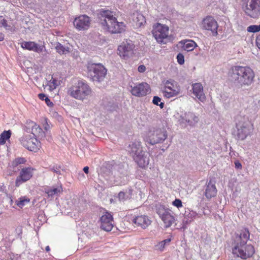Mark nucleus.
Here are the masks:
<instances>
[{
	"label": "nucleus",
	"instance_id": "nucleus-1",
	"mask_svg": "<svg viewBox=\"0 0 260 260\" xmlns=\"http://www.w3.org/2000/svg\"><path fill=\"white\" fill-rule=\"evenodd\" d=\"M228 76L231 81L238 86L248 87L253 83L255 73L248 66H235L230 69Z\"/></svg>",
	"mask_w": 260,
	"mask_h": 260
},
{
	"label": "nucleus",
	"instance_id": "nucleus-2",
	"mask_svg": "<svg viewBox=\"0 0 260 260\" xmlns=\"http://www.w3.org/2000/svg\"><path fill=\"white\" fill-rule=\"evenodd\" d=\"M99 15L100 18H104L102 24L109 32L112 34H118L121 33L124 30V23L118 22L111 11L102 9L100 11Z\"/></svg>",
	"mask_w": 260,
	"mask_h": 260
},
{
	"label": "nucleus",
	"instance_id": "nucleus-3",
	"mask_svg": "<svg viewBox=\"0 0 260 260\" xmlns=\"http://www.w3.org/2000/svg\"><path fill=\"white\" fill-rule=\"evenodd\" d=\"M91 92L92 91L89 86L81 81H78L72 85L67 90L68 95L81 101H83L91 95Z\"/></svg>",
	"mask_w": 260,
	"mask_h": 260
},
{
	"label": "nucleus",
	"instance_id": "nucleus-4",
	"mask_svg": "<svg viewBox=\"0 0 260 260\" xmlns=\"http://www.w3.org/2000/svg\"><path fill=\"white\" fill-rule=\"evenodd\" d=\"M237 129V137L239 139L244 140L252 130V125L247 117L238 115L235 118Z\"/></svg>",
	"mask_w": 260,
	"mask_h": 260
},
{
	"label": "nucleus",
	"instance_id": "nucleus-5",
	"mask_svg": "<svg viewBox=\"0 0 260 260\" xmlns=\"http://www.w3.org/2000/svg\"><path fill=\"white\" fill-rule=\"evenodd\" d=\"M161 85V91L165 98L170 99L177 96L181 93L180 85L172 79L163 81Z\"/></svg>",
	"mask_w": 260,
	"mask_h": 260
},
{
	"label": "nucleus",
	"instance_id": "nucleus-6",
	"mask_svg": "<svg viewBox=\"0 0 260 260\" xmlns=\"http://www.w3.org/2000/svg\"><path fill=\"white\" fill-rule=\"evenodd\" d=\"M88 75L93 81L101 82L105 78L107 70L102 63H88L87 66Z\"/></svg>",
	"mask_w": 260,
	"mask_h": 260
},
{
	"label": "nucleus",
	"instance_id": "nucleus-7",
	"mask_svg": "<svg viewBox=\"0 0 260 260\" xmlns=\"http://www.w3.org/2000/svg\"><path fill=\"white\" fill-rule=\"evenodd\" d=\"M242 9L246 15L256 18L260 16V0H241Z\"/></svg>",
	"mask_w": 260,
	"mask_h": 260
},
{
	"label": "nucleus",
	"instance_id": "nucleus-8",
	"mask_svg": "<svg viewBox=\"0 0 260 260\" xmlns=\"http://www.w3.org/2000/svg\"><path fill=\"white\" fill-rule=\"evenodd\" d=\"M167 137V132L163 128H150L147 133L145 140L151 145L160 143Z\"/></svg>",
	"mask_w": 260,
	"mask_h": 260
},
{
	"label": "nucleus",
	"instance_id": "nucleus-9",
	"mask_svg": "<svg viewBox=\"0 0 260 260\" xmlns=\"http://www.w3.org/2000/svg\"><path fill=\"white\" fill-rule=\"evenodd\" d=\"M233 254L237 257L246 259L252 256L255 252L254 246L251 244H242L232 247Z\"/></svg>",
	"mask_w": 260,
	"mask_h": 260
},
{
	"label": "nucleus",
	"instance_id": "nucleus-10",
	"mask_svg": "<svg viewBox=\"0 0 260 260\" xmlns=\"http://www.w3.org/2000/svg\"><path fill=\"white\" fill-rule=\"evenodd\" d=\"M19 141L24 147L30 151L37 152L41 147V142L30 135L23 136Z\"/></svg>",
	"mask_w": 260,
	"mask_h": 260
},
{
	"label": "nucleus",
	"instance_id": "nucleus-11",
	"mask_svg": "<svg viewBox=\"0 0 260 260\" xmlns=\"http://www.w3.org/2000/svg\"><path fill=\"white\" fill-rule=\"evenodd\" d=\"M156 212L164 223L165 227H170L175 222V217L171 211L164 206L160 205L156 208Z\"/></svg>",
	"mask_w": 260,
	"mask_h": 260
},
{
	"label": "nucleus",
	"instance_id": "nucleus-12",
	"mask_svg": "<svg viewBox=\"0 0 260 260\" xmlns=\"http://www.w3.org/2000/svg\"><path fill=\"white\" fill-rule=\"evenodd\" d=\"M250 239V232L247 228H243L236 232L232 239V247L247 244Z\"/></svg>",
	"mask_w": 260,
	"mask_h": 260
},
{
	"label": "nucleus",
	"instance_id": "nucleus-13",
	"mask_svg": "<svg viewBox=\"0 0 260 260\" xmlns=\"http://www.w3.org/2000/svg\"><path fill=\"white\" fill-rule=\"evenodd\" d=\"M135 45L127 42H123L117 48V54L121 59L127 60L134 54Z\"/></svg>",
	"mask_w": 260,
	"mask_h": 260
},
{
	"label": "nucleus",
	"instance_id": "nucleus-14",
	"mask_svg": "<svg viewBox=\"0 0 260 260\" xmlns=\"http://www.w3.org/2000/svg\"><path fill=\"white\" fill-rule=\"evenodd\" d=\"M169 27L166 25L157 23L153 26L152 34L158 43H162L169 35Z\"/></svg>",
	"mask_w": 260,
	"mask_h": 260
},
{
	"label": "nucleus",
	"instance_id": "nucleus-15",
	"mask_svg": "<svg viewBox=\"0 0 260 260\" xmlns=\"http://www.w3.org/2000/svg\"><path fill=\"white\" fill-rule=\"evenodd\" d=\"M201 27L203 29L211 31L213 36L218 35L217 29L218 25L214 18L210 16H207L202 21Z\"/></svg>",
	"mask_w": 260,
	"mask_h": 260
},
{
	"label": "nucleus",
	"instance_id": "nucleus-16",
	"mask_svg": "<svg viewBox=\"0 0 260 260\" xmlns=\"http://www.w3.org/2000/svg\"><path fill=\"white\" fill-rule=\"evenodd\" d=\"M73 24L77 30H85L89 28L91 20L90 17L86 15H80L75 18Z\"/></svg>",
	"mask_w": 260,
	"mask_h": 260
},
{
	"label": "nucleus",
	"instance_id": "nucleus-17",
	"mask_svg": "<svg viewBox=\"0 0 260 260\" xmlns=\"http://www.w3.org/2000/svg\"><path fill=\"white\" fill-rule=\"evenodd\" d=\"M34 169L31 167H26L22 169L19 176L15 181V186L19 187L21 184L29 180L33 175Z\"/></svg>",
	"mask_w": 260,
	"mask_h": 260
},
{
	"label": "nucleus",
	"instance_id": "nucleus-18",
	"mask_svg": "<svg viewBox=\"0 0 260 260\" xmlns=\"http://www.w3.org/2000/svg\"><path fill=\"white\" fill-rule=\"evenodd\" d=\"M113 223V215L109 212H105L100 218V227L106 232H110L112 230Z\"/></svg>",
	"mask_w": 260,
	"mask_h": 260
},
{
	"label": "nucleus",
	"instance_id": "nucleus-19",
	"mask_svg": "<svg viewBox=\"0 0 260 260\" xmlns=\"http://www.w3.org/2000/svg\"><path fill=\"white\" fill-rule=\"evenodd\" d=\"M150 92L149 85L146 83H142L133 87L131 90L133 95L140 97L147 95Z\"/></svg>",
	"mask_w": 260,
	"mask_h": 260
},
{
	"label": "nucleus",
	"instance_id": "nucleus-20",
	"mask_svg": "<svg viewBox=\"0 0 260 260\" xmlns=\"http://www.w3.org/2000/svg\"><path fill=\"white\" fill-rule=\"evenodd\" d=\"M132 221L137 226L144 229L147 228L151 223V220L147 216L142 215L135 217Z\"/></svg>",
	"mask_w": 260,
	"mask_h": 260
},
{
	"label": "nucleus",
	"instance_id": "nucleus-21",
	"mask_svg": "<svg viewBox=\"0 0 260 260\" xmlns=\"http://www.w3.org/2000/svg\"><path fill=\"white\" fill-rule=\"evenodd\" d=\"M134 159L139 167L142 169L146 168L149 163V156L144 151L134 156Z\"/></svg>",
	"mask_w": 260,
	"mask_h": 260
},
{
	"label": "nucleus",
	"instance_id": "nucleus-22",
	"mask_svg": "<svg viewBox=\"0 0 260 260\" xmlns=\"http://www.w3.org/2000/svg\"><path fill=\"white\" fill-rule=\"evenodd\" d=\"M217 190L214 181L210 180L206 185L205 196L208 199L216 197Z\"/></svg>",
	"mask_w": 260,
	"mask_h": 260
},
{
	"label": "nucleus",
	"instance_id": "nucleus-23",
	"mask_svg": "<svg viewBox=\"0 0 260 260\" xmlns=\"http://www.w3.org/2000/svg\"><path fill=\"white\" fill-rule=\"evenodd\" d=\"M21 46L24 49L36 52H42L43 47V46H40L32 41H24L21 43Z\"/></svg>",
	"mask_w": 260,
	"mask_h": 260
},
{
	"label": "nucleus",
	"instance_id": "nucleus-24",
	"mask_svg": "<svg viewBox=\"0 0 260 260\" xmlns=\"http://www.w3.org/2000/svg\"><path fill=\"white\" fill-rule=\"evenodd\" d=\"M193 93L202 102L206 100L205 95L203 92V87L201 83H196L193 84L192 85Z\"/></svg>",
	"mask_w": 260,
	"mask_h": 260
},
{
	"label": "nucleus",
	"instance_id": "nucleus-25",
	"mask_svg": "<svg viewBox=\"0 0 260 260\" xmlns=\"http://www.w3.org/2000/svg\"><path fill=\"white\" fill-rule=\"evenodd\" d=\"M26 124V131L28 133L30 132L33 135L32 137H36L37 136H39V134L42 132L40 126L32 121H27Z\"/></svg>",
	"mask_w": 260,
	"mask_h": 260
},
{
	"label": "nucleus",
	"instance_id": "nucleus-26",
	"mask_svg": "<svg viewBox=\"0 0 260 260\" xmlns=\"http://www.w3.org/2000/svg\"><path fill=\"white\" fill-rule=\"evenodd\" d=\"M183 49L187 52L192 51L197 47V43L191 40H182L180 42Z\"/></svg>",
	"mask_w": 260,
	"mask_h": 260
},
{
	"label": "nucleus",
	"instance_id": "nucleus-27",
	"mask_svg": "<svg viewBox=\"0 0 260 260\" xmlns=\"http://www.w3.org/2000/svg\"><path fill=\"white\" fill-rule=\"evenodd\" d=\"M129 152L133 157L134 156H136L137 154H139L143 152L139 143H132L129 145Z\"/></svg>",
	"mask_w": 260,
	"mask_h": 260
},
{
	"label": "nucleus",
	"instance_id": "nucleus-28",
	"mask_svg": "<svg viewBox=\"0 0 260 260\" xmlns=\"http://www.w3.org/2000/svg\"><path fill=\"white\" fill-rule=\"evenodd\" d=\"M60 84V80H58L56 78L52 76L51 79L48 82L47 85L49 87L50 91H53L56 89V87Z\"/></svg>",
	"mask_w": 260,
	"mask_h": 260
},
{
	"label": "nucleus",
	"instance_id": "nucleus-29",
	"mask_svg": "<svg viewBox=\"0 0 260 260\" xmlns=\"http://www.w3.org/2000/svg\"><path fill=\"white\" fill-rule=\"evenodd\" d=\"M12 133L10 130L4 131L1 135H0V145H4L6 144V141L10 140Z\"/></svg>",
	"mask_w": 260,
	"mask_h": 260
},
{
	"label": "nucleus",
	"instance_id": "nucleus-30",
	"mask_svg": "<svg viewBox=\"0 0 260 260\" xmlns=\"http://www.w3.org/2000/svg\"><path fill=\"white\" fill-rule=\"evenodd\" d=\"M185 117L186 121L190 125L193 124L198 122V117L192 113L189 112L186 114Z\"/></svg>",
	"mask_w": 260,
	"mask_h": 260
},
{
	"label": "nucleus",
	"instance_id": "nucleus-31",
	"mask_svg": "<svg viewBox=\"0 0 260 260\" xmlns=\"http://www.w3.org/2000/svg\"><path fill=\"white\" fill-rule=\"evenodd\" d=\"M62 191V188L60 186L58 187H53L50 189H46L45 190V192L47 194L48 196L52 197L55 194H57L58 193L61 192Z\"/></svg>",
	"mask_w": 260,
	"mask_h": 260
},
{
	"label": "nucleus",
	"instance_id": "nucleus-32",
	"mask_svg": "<svg viewBox=\"0 0 260 260\" xmlns=\"http://www.w3.org/2000/svg\"><path fill=\"white\" fill-rule=\"evenodd\" d=\"M55 49L57 52L60 54H66L69 52L68 48H65L63 45L59 43L56 45Z\"/></svg>",
	"mask_w": 260,
	"mask_h": 260
},
{
	"label": "nucleus",
	"instance_id": "nucleus-33",
	"mask_svg": "<svg viewBox=\"0 0 260 260\" xmlns=\"http://www.w3.org/2000/svg\"><path fill=\"white\" fill-rule=\"evenodd\" d=\"M26 162V160L24 157H17L12 162L13 167L15 168L19 165L24 164Z\"/></svg>",
	"mask_w": 260,
	"mask_h": 260
},
{
	"label": "nucleus",
	"instance_id": "nucleus-34",
	"mask_svg": "<svg viewBox=\"0 0 260 260\" xmlns=\"http://www.w3.org/2000/svg\"><path fill=\"white\" fill-rule=\"evenodd\" d=\"M171 241V239H167L162 241L159 242L156 246L157 249L162 251L165 247L166 244H169Z\"/></svg>",
	"mask_w": 260,
	"mask_h": 260
},
{
	"label": "nucleus",
	"instance_id": "nucleus-35",
	"mask_svg": "<svg viewBox=\"0 0 260 260\" xmlns=\"http://www.w3.org/2000/svg\"><path fill=\"white\" fill-rule=\"evenodd\" d=\"M29 199L25 198V197H21L18 200L16 201V204L20 208H22L26 203L29 202Z\"/></svg>",
	"mask_w": 260,
	"mask_h": 260
},
{
	"label": "nucleus",
	"instance_id": "nucleus-36",
	"mask_svg": "<svg viewBox=\"0 0 260 260\" xmlns=\"http://www.w3.org/2000/svg\"><path fill=\"white\" fill-rule=\"evenodd\" d=\"M136 22L137 25L140 26L146 23L145 17L141 14H138L136 17Z\"/></svg>",
	"mask_w": 260,
	"mask_h": 260
},
{
	"label": "nucleus",
	"instance_id": "nucleus-37",
	"mask_svg": "<svg viewBox=\"0 0 260 260\" xmlns=\"http://www.w3.org/2000/svg\"><path fill=\"white\" fill-rule=\"evenodd\" d=\"M247 30L249 32H257L260 31L259 25H251L247 27Z\"/></svg>",
	"mask_w": 260,
	"mask_h": 260
},
{
	"label": "nucleus",
	"instance_id": "nucleus-38",
	"mask_svg": "<svg viewBox=\"0 0 260 260\" xmlns=\"http://www.w3.org/2000/svg\"><path fill=\"white\" fill-rule=\"evenodd\" d=\"M160 101H161V99L159 97H158L157 96H154L153 97L152 102L154 105L159 106L160 107V108H162L164 106V103L161 102L160 104H159V103L160 102Z\"/></svg>",
	"mask_w": 260,
	"mask_h": 260
},
{
	"label": "nucleus",
	"instance_id": "nucleus-39",
	"mask_svg": "<svg viewBox=\"0 0 260 260\" xmlns=\"http://www.w3.org/2000/svg\"><path fill=\"white\" fill-rule=\"evenodd\" d=\"M172 205L178 208L183 207L182 201L178 199H176L173 202Z\"/></svg>",
	"mask_w": 260,
	"mask_h": 260
},
{
	"label": "nucleus",
	"instance_id": "nucleus-40",
	"mask_svg": "<svg viewBox=\"0 0 260 260\" xmlns=\"http://www.w3.org/2000/svg\"><path fill=\"white\" fill-rule=\"evenodd\" d=\"M177 61L179 64H183L184 63V57L182 53H179L177 56Z\"/></svg>",
	"mask_w": 260,
	"mask_h": 260
},
{
	"label": "nucleus",
	"instance_id": "nucleus-41",
	"mask_svg": "<svg viewBox=\"0 0 260 260\" xmlns=\"http://www.w3.org/2000/svg\"><path fill=\"white\" fill-rule=\"evenodd\" d=\"M43 126L45 131H47L50 128V125L48 124L47 119H44V122L42 123Z\"/></svg>",
	"mask_w": 260,
	"mask_h": 260
},
{
	"label": "nucleus",
	"instance_id": "nucleus-42",
	"mask_svg": "<svg viewBox=\"0 0 260 260\" xmlns=\"http://www.w3.org/2000/svg\"><path fill=\"white\" fill-rule=\"evenodd\" d=\"M118 198L120 201H123L125 199V193L124 192L120 191L118 193Z\"/></svg>",
	"mask_w": 260,
	"mask_h": 260
},
{
	"label": "nucleus",
	"instance_id": "nucleus-43",
	"mask_svg": "<svg viewBox=\"0 0 260 260\" xmlns=\"http://www.w3.org/2000/svg\"><path fill=\"white\" fill-rule=\"evenodd\" d=\"M45 101L46 104V105L50 107H52L53 106V103L50 100V99L48 98H46L45 99Z\"/></svg>",
	"mask_w": 260,
	"mask_h": 260
},
{
	"label": "nucleus",
	"instance_id": "nucleus-44",
	"mask_svg": "<svg viewBox=\"0 0 260 260\" xmlns=\"http://www.w3.org/2000/svg\"><path fill=\"white\" fill-rule=\"evenodd\" d=\"M234 164H235V168L236 169H242V165L239 160L235 161Z\"/></svg>",
	"mask_w": 260,
	"mask_h": 260
},
{
	"label": "nucleus",
	"instance_id": "nucleus-45",
	"mask_svg": "<svg viewBox=\"0 0 260 260\" xmlns=\"http://www.w3.org/2000/svg\"><path fill=\"white\" fill-rule=\"evenodd\" d=\"M138 70L140 73H143L145 71L146 67L144 65H140L138 68Z\"/></svg>",
	"mask_w": 260,
	"mask_h": 260
},
{
	"label": "nucleus",
	"instance_id": "nucleus-46",
	"mask_svg": "<svg viewBox=\"0 0 260 260\" xmlns=\"http://www.w3.org/2000/svg\"><path fill=\"white\" fill-rule=\"evenodd\" d=\"M38 97L40 100L42 101H45V99L47 98L46 95L44 93H39L38 94Z\"/></svg>",
	"mask_w": 260,
	"mask_h": 260
},
{
	"label": "nucleus",
	"instance_id": "nucleus-47",
	"mask_svg": "<svg viewBox=\"0 0 260 260\" xmlns=\"http://www.w3.org/2000/svg\"><path fill=\"white\" fill-rule=\"evenodd\" d=\"M256 43L257 46L260 49V34L256 38Z\"/></svg>",
	"mask_w": 260,
	"mask_h": 260
},
{
	"label": "nucleus",
	"instance_id": "nucleus-48",
	"mask_svg": "<svg viewBox=\"0 0 260 260\" xmlns=\"http://www.w3.org/2000/svg\"><path fill=\"white\" fill-rule=\"evenodd\" d=\"M83 171L85 172V173H86V174H88V173H89V168H88V167L86 166V167H84Z\"/></svg>",
	"mask_w": 260,
	"mask_h": 260
},
{
	"label": "nucleus",
	"instance_id": "nucleus-49",
	"mask_svg": "<svg viewBox=\"0 0 260 260\" xmlns=\"http://www.w3.org/2000/svg\"><path fill=\"white\" fill-rule=\"evenodd\" d=\"M2 24L3 26H7V21L3 19V20H2Z\"/></svg>",
	"mask_w": 260,
	"mask_h": 260
},
{
	"label": "nucleus",
	"instance_id": "nucleus-50",
	"mask_svg": "<svg viewBox=\"0 0 260 260\" xmlns=\"http://www.w3.org/2000/svg\"><path fill=\"white\" fill-rule=\"evenodd\" d=\"M4 40V35L2 34V33H0V41H2Z\"/></svg>",
	"mask_w": 260,
	"mask_h": 260
},
{
	"label": "nucleus",
	"instance_id": "nucleus-51",
	"mask_svg": "<svg viewBox=\"0 0 260 260\" xmlns=\"http://www.w3.org/2000/svg\"><path fill=\"white\" fill-rule=\"evenodd\" d=\"M45 250H46L47 252H49V251H50V247H49V246H47L45 247Z\"/></svg>",
	"mask_w": 260,
	"mask_h": 260
},
{
	"label": "nucleus",
	"instance_id": "nucleus-52",
	"mask_svg": "<svg viewBox=\"0 0 260 260\" xmlns=\"http://www.w3.org/2000/svg\"><path fill=\"white\" fill-rule=\"evenodd\" d=\"M51 170L52 171H53V172H55V173H58L59 172V171H56V170H55L54 169L52 168L51 169Z\"/></svg>",
	"mask_w": 260,
	"mask_h": 260
},
{
	"label": "nucleus",
	"instance_id": "nucleus-53",
	"mask_svg": "<svg viewBox=\"0 0 260 260\" xmlns=\"http://www.w3.org/2000/svg\"><path fill=\"white\" fill-rule=\"evenodd\" d=\"M5 187L3 186L0 187V191H3Z\"/></svg>",
	"mask_w": 260,
	"mask_h": 260
},
{
	"label": "nucleus",
	"instance_id": "nucleus-54",
	"mask_svg": "<svg viewBox=\"0 0 260 260\" xmlns=\"http://www.w3.org/2000/svg\"><path fill=\"white\" fill-rule=\"evenodd\" d=\"M192 214L194 217H195L197 215V213L196 212H192Z\"/></svg>",
	"mask_w": 260,
	"mask_h": 260
},
{
	"label": "nucleus",
	"instance_id": "nucleus-55",
	"mask_svg": "<svg viewBox=\"0 0 260 260\" xmlns=\"http://www.w3.org/2000/svg\"><path fill=\"white\" fill-rule=\"evenodd\" d=\"M1 214V213L0 212V214Z\"/></svg>",
	"mask_w": 260,
	"mask_h": 260
}]
</instances>
